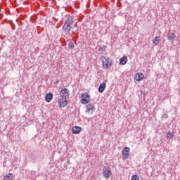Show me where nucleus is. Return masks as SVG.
I'll list each match as a JSON object with an SVG mask.
<instances>
[{
	"label": "nucleus",
	"instance_id": "9",
	"mask_svg": "<svg viewBox=\"0 0 180 180\" xmlns=\"http://www.w3.org/2000/svg\"><path fill=\"white\" fill-rule=\"evenodd\" d=\"M144 74L141 72H137L135 75L134 79L138 82L143 81V79H144Z\"/></svg>",
	"mask_w": 180,
	"mask_h": 180
},
{
	"label": "nucleus",
	"instance_id": "12",
	"mask_svg": "<svg viewBox=\"0 0 180 180\" xmlns=\"http://www.w3.org/2000/svg\"><path fill=\"white\" fill-rule=\"evenodd\" d=\"M127 56H123L120 59V65H125V64H127Z\"/></svg>",
	"mask_w": 180,
	"mask_h": 180
},
{
	"label": "nucleus",
	"instance_id": "5",
	"mask_svg": "<svg viewBox=\"0 0 180 180\" xmlns=\"http://www.w3.org/2000/svg\"><path fill=\"white\" fill-rule=\"evenodd\" d=\"M112 175V170H110V168L105 167L103 169V176L105 179H109Z\"/></svg>",
	"mask_w": 180,
	"mask_h": 180
},
{
	"label": "nucleus",
	"instance_id": "20",
	"mask_svg": "<svg viewBox=\"0 0 180 180\" xmlns=\"http://www.w3.org/2000/svg\"><path fill=\"white\" fill-rule=\"evenodd\" d=\"M47 1H51V0H47Z\"/></svg>",
	"mask_w": 180,
	"mask_h": 180
},
{
	"label": "nucleus",
	"instance_id": "6",
	"mask_svg": "<svg viewBox=\"0 0 180 180\" xmlns=\"http://www.w3.org/2000/svg\"><path fill=\"white\" fill-rule=\"evenodd\" d=\"M96 110L95 105L93 103H89L86 105V113L87 115H92Z\"/></svg>",
	"mask_w": 180,
	"mask_h": 180
},
{
	"label": "nucleus",
	"instance_id": "4",
	"mask_svg": "<svg viewBox=\"0 0 180 180\" xmlns=\"http://www.w3.org/2000/svg\"><path fill=\"white\" fill-rule=\"evenodd\" d=\"M59 95L60 98L68 99L70 98V90L67 88H63L60 90Z\"/></svg>",
	"mask_w": 180,
	"mask_h": 180
},
{
	"label": "nucleus",
	"instance_id": "11",
	"mask_svg": "<svg viewBox=\"0 0 180 180\" xmlns=\"http://www.w3.org/2000/svg\"><path fill=\"white\" fill-rule=\"evenodd\" d=\"M45 101L48 103H50V102H51V101H53V93L46 94V95L45 96Z\"/></svg>",
	"mask_w": 180,
	"mask_h": 180
},
{
	"label": "nucleus",
	"instance_id": "7",
	"mask_svg": "<svg viewBox=\"0 0 180 180\" xmlns=\"http://www.w3.org/2000/svg\"><path fill=\"white\" fill-rule=\"evenodd\" d=\"M59 108H65L68 105V101L67 98H59L58 100Z\"/></svg>",
	"mask_w": 180,
	"mask_h": 180
},
{
	"label": "nucleus",
	"instance_id": "13",
	"mask_svg": "<svg viewBox=\"0 0 180 180\" xmlns=\"http://www.w3.org/2000/svg\"><path fill=\"white\" fill-rule=\"evenodd\" d=\"M105 89H106V84L101 83L98 86V92H100V94H102V92H103Z\"/></svg>",
	"mask_w": 180,
	"mask_h": 180
},
{
	"label": "nucleus",
	"instance_id": "3",
	"mask_svg": "<svg viewBox=\"0 0 180 180\" xmlns=\"http://www.w3.org/2000/svg\"><path fill=\"white\" fill-rule=\"evenodd\" d=\"M80 102L82 105H87L89 102H91V96L88 93L82 94Z\"/></svg>",
	"mask_w": 180,
	"mask_h": 180
},
{
	"label": "nucleus",
	"instance_id": "10",
	"mask_svg": "<svg viewBox=\"0 0 180 180\" xmlns=\"http://www.w3.org/2000/svg\"><path fill=\"white\" fill-rule=\"evenodd\" d=\"M82 130V128L78 126H75L72 128V133L73 134H79Z\"/></svg>",
	"mask_w": 180,
	"mask_h": 180
},
{
	"label": "nucleus",
	"instance_id": "18",
	"mask_svg": "<svg viewBox=\"0 0 180 180\" xmlns=\"http://www.w3.org/2000/svg\"><path fill=\"white\" fill-rule=\"evenodd\" d=\"M131 180H140V177L138 175H133L131 178Z\"/></svg>",
	"mask_w": 180,
	"mask_h": 180
},
{
	"label": "nucleus",
	"instance_id": "19",
	"mask_svg": "<svg viewBox=\"0 0 180 180\" xmlns=\"http://www.w3.org/2000/svg\"><path fill=\"white\" fill-rule=\"evenodd\" d=\"M69 49H74V44L73 43H70L68 44Z\"/></svg>",
	"mask_w": 180,
	"mask_h": 180
},
{
	"label": "nucleus",
	"instance_id": "17",
	"mask_svg": "<svg viewBox=\"0 0 180 180\" xmlns=\"http://www.w3.org/2000/svg\"><path fill=\"white\" fill-rule=\"evenodd\" d=\"M167 39L168 40H175V39H176V35L173 32L167 36Z\"/></svg>",
	"mask_w": 180,
	"mask_h": 180
},
{
	"label": "nucleus",
	"instance_id": "16",
	"mask_svg": "<svg viewBox=\"0 0 180 180\" xmlns=\"http://www.w3.org/2000/svg\"><path fill=\"white\" fill-rule=\"evenodd\" d=\"M175 136V134L174 132L169 131L167 133L166 137L167 140H169L172 139Z\"/></svg>",
	"mask_w": 180,
	"mask_h": 180
},
{
	"label": "nucleus",
	"instance_id": "14",
	"mask_svg": "<svg viewBox=\"0 0 180 180\" xmlns=\"http://www.w3.org/2000/svg\"><path fill=\"white\" fill-rule=\"evenodd\" d=\"M160 41H161V39H160V37H155L153 39V46H158V44H160Z\"/></svg>",
	"mask_w": 180,
	"mask_h": 180
},
{
	"label": "nucleus",
	"instance_id": "15",
	"mask_svg": "<svg viewBox=\"0 0 180 180\" xmlns=\"http://www.w3.org/2000/svg\"><path fill=\"white\" fill-rule=\"evenodd\" d=\"M3 180H13V174L12 173L7 174L4 177Z\"/></svg>",
	"mask_w": 180,
	"mask_h": 180
},
{
	"label": "nucleus",
	"instance_id": "8",
	"mask_svg": "<svg viewBox=\"0 0 180 180\" xmlns=\"http://www.w3.org/2000/svg\"><path fill=\"white\" fill-rule=\"evenodd\" d=\"M130 153V148L125 147L122 150V157L124 160L129 158V154Z\"/></svg>",
	"mask_w": 180,
	"mask_h": 180
},
{
	"label": "nucleus",
	"instance_id": "1",
	"mask_svg": "<svg viewBox=\"0 0 180 180\" xmlns=\"http://www.w3.org/2000/svg\"><path fill=\"white\" fill-rule=\"evenodd\" d=\"M74 27V20H72V17L68 16V19L65 20V24L63 27V30L65 33H70Z\"/></svg>",
	"mask_w": 180,
	"mask_h": 180
},
{
	"label": "nucleus",
	"instance_id": "2",
	"mask_svg": "<svg viewBox=\"0 0 180 180\" xmlns=\"http://www.w3.org/2000/svg\"><path fill=\"white\" fill-rule=\"evenodd\" d=\"M102 60V65L104 70H108L110 67L112 66L113 62L109 58V57L103 56L101 58Z\"/></svg>",
	"mask_w": 180,
	"mask_h": 180
}]
</instances>
